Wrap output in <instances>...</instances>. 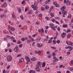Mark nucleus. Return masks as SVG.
I'll return each mask as SVG.
<instances>
[{"instance_id": "1", "label": "nucleus", "mask_w": 73, "mask_h": 73, "mask_svg": "<svg viewBox=\"0 0 73 73\" xmlns=\"http://www.w3.org/2000/svg\"><path fill=\"white\" fill-rule=\"evenodd\" d=\"M12 56H8L7 57V61L9 62V61H11L12 60Z\"/></svg>"}, {"instance_id": "2", "label": "nucleus", "mask_w": 73, "mask_h": 73, "mask_svg": "<svg viewBox=\"0 0 73 73\" xmlns=\"http://www.w3.org/2000/svg\"><path fill=\"white\" fill-rule=\"evenodd\" d=\"M18 48L19 47H18V46L17 45L16 46V47L15 48H14V51H15V52H16V53H17V52H18V50H17V49H18Z\"/></svg>"}, {"instance_id": "3", "label": "nucleus", "mask_w": 73, "mask_h": 73, "mask_svg": "<svg viewBox=\"0 0 73 73\" xmlns=\"http://www.w3.org/2000/svg\"><path fill=\"white\" fill-rule=\"evenodd\" d=\"M25 58L27 62H29L30 61H31L30 59H29V58L28 57V56H26L25 57Z\"/></svg>"}, {"instance_id": "4", "label": "nucleus", "mask_w": 73, "mask_h": 73, "mask_svg": "<svg viewBox=\"0 0 73 73\" xmlns=\"http://www.w3.org/2000/svg\"><path fill=\"white\" fill-rule=\"evenodd\" d=\"M24 61V59L23 58H21L19 60V62H21Z\"/></svg>"}, {"instance_id": "5", "label": "nucleus", "mask_w": 73, "mask_h": 73, "mask_svg": "<svg viewBox=\"0 0 73 73\" xmlns=\"http://www.w3.org/2000/svg\"><path fill=\"white\" fill-rule=\"evenodd\" d=\"M62 11V13L63 15H66V11L65 10Z\"/></svg>"}, {"instance_id": "6", "label": "nucleus", "mask_w": 73, "mask_h": 73, "mask_svg": "<svg viewBox=\"0 0 73 73\" xmlns=\"http://www.w3.org/2000/svg\"><path fill=\"white\" fill-rule=\"evenodd\" d=\"M7 5L6 3H5L3 5H2V7L3 8H5V7H7Z\"/></svg>"}, {"instance_id": "7", "label": "nucleus", "mask_w": 73, "mask_h": 73, "mask_svg": "<svg viewBox=\"0 0 73 73\" xmlns=\"http://www.w3.org/2000/svg\"><path fill=\"white\" fill-rule=\"evenodd\" d=\"M65 8H66V6H63V7H62L61 8V11L64 10H65Z\"/></svg>"}, {"instance_id": "8", "label": "nucleus", "mask_w": 73, "mask_h": 73, "mask_svg": "<svg viewBox=\"0 0 73 73\" xmlns=\"http://www.w3.org/2000/svg\"><path fill=\"white\" fill-rule=\"evenodd\" d=\"M31 61H36V58L35 57H33L31 59Z\"/></svg>"}, {"instance_id": "9", "label": "nucleus", "mask_w": 73, "mask_h": 73, "mask_svg": "<svg viewBox=\"0 0 73 73\" xmlns=\"http://www.w3.org/2000/svg\"><path fill=\"white\" fill-rule=\"evenodd\" d=\"M35 70L36 72H40V70L39 69V68H36Z\"/></svg>"}, {"instance_id": "10", "label": "nucleus", "mask_w": 73, "mask_h": 73, "mask_svg": "<svg viewBox=\"0 0 73 73\" xmlns=\"http://www.w3.org/2000/svg\"><path fill=\"white\" fill-rule=\"evenodd\" d=\"M53 58L54 60H56V61H58V59L57 58V57L56 56H54Z\"/></svg>"}, {"instance_id": "11", "label": "nucleus", "mask_w": 73, "mask_h": 73, "mask_svg": "<svg viewBox=\"0 0 73 73\" xmlns=\"http://www.w3.org/2000/svg\"><path fill=\"white\" fill-rule=\"evenodd\" d=\"M45 66V62H43L42 65V68H44Z\"/></svg>"}, {"instance_id": "12", "label": "nucleus", "mask_w": 73, "mask_h": 73, "mask_svg": "<svg viewBox=\"0 0 73 73\" xmlns=\"http://www.w3.org/2000/svg\"><path fill=\"white\" fill-rule=\"evenodd\" d=\"M49 8V7L48 5H46L45 7V9L46 10H48Z\"/></svg>"}, {"instance_id": "13", "label": "nucleus", "mask_w": 73, "mask_h": 73, "mask_svg": "<svg viewBox=\"0 0 73 73\" xmlns=\"http://www.w3.org/2000/svg\"><path fill=\"white\" fill-rule=\"evenodd\" d=\"M12 16L13 18L14 19H15L16 16H15V14H14V13H13L12 14Z\"/></svg>"}, {"instance_id": "14", "label": "nucleus", "mask_w": 73, "mask_h": 73, "mask_svg": "<svg viewBox=\"0 0 73 73\" xmlns=\"http://www.w3.org/2000/svg\"><path fill=\"white\" fill-rule=\"evenodd\" d=\"M66 4L67 5H70V2H69V1H67L66 2Z\"/></svg>"}, {"instance_id": "15", "label": "nucleus", "mask_w": 73, "mask_h": 73, "mask_svg": "<svg viewBox=\"0 0 73 73\" xmlns=\"http://www.w3.org/2000/svg\"><path fill=\"white\" fill-rule=\"evenodd\" d=\"M18 11H19V13H21V9L20 8L18 7Z\"/></svg>"}, {"instance_id": "16", "label": "nucleus", "mask_w": 73, "mask_h": 73, "mask_svg": "<svg viewBox=\"0 0 73 73\" xmlns=\"http://www.w3.org/2000/svg\"><path fill=\"white\" fill-rule=\"evenodd\" d=\"M41 11H45V8L44 7H42L41 8Z\"/></svg>"}, {"instance_id": "17", "label": "nucleus", "mask_w": 73, "mask_h": 73, "mask_svg": "<svg viewBox=\"0 0 73 73\" xmlns=\"http://www.w3.org/2000/svg\"><path fill=\"white\" fill-rule=\"evenodd\" d=\"M45 19L46 20H50V18L48 17H46Z\"/></svg>"}, {"instance_id": "18", "label": "nucleus", "mask_w": 73, "mask_h": 73, "mask_svg": "<svg viewBox=\"0 0 73 73\" xmlns=\"http://www.w3.org/2000/svg\"><path fill=\"white\" fill-rule=\"evenodd\" d=\"M28 14H29V15H30V14H32V11L30 10V11H28Z\"/></svg>"}, {"instance_id": "19", "label": "nucleus", "mask_w": 73, "mask_h": 73, "mask_svg": "<svg viewBox=\"0 0 73 73\" xmlns=\"http://www.w3.org/2000/svg\"><path fill=\"white\" fill-rule=\"evenodd\" d=\"M62 27L64 28H66L68 27V25L66 24H64L63 25Z\"/></svg>"}, {"instance_id": "20", "label": "nucleus", "mask_w": 73, "mask_h": 73, "mask_svg": "<svg viewBox=\"0 0 73 73\" xmlns=\"http://www.w3.org/2000/svg\"><path fill=\"white\" fill-rule=\"evenodd\" d=\"M37 64H38L39 65H42V62H37Z\"/></svg>"}, {"instance_id": "21", "label": "nucleus", "mask_w": 73, "mask_h": 73, "mask_svg": "<svg viewBox=\"0 0 73 73\" xmlns=\"http://www.w3.org/2000/svg\"><path fill=\"white\" fill-rule=\"evenodd\" d=\"M49 25L51 27H53V26L54 25V24L52 23H50Z\"/></svg>"}, {"instance_id": "22", "label": "nucleus", "mask_w": 73, "mask_h": 73, "mask_svg": "<svg viewBox=\"0 0 73 73\" xmlns=\"http://www.w3.org/2000/svg\"><path fill=\"white\" fill-rule=\"evenodd\" d=\"M50 16H51L52 17H54V15L52 13H50Z\"/></svg>"}, {"instance_id": "23", "label": "nucleus", "mask_w": 73, "mask_h": 73, "mask_svg": "<svg viewBox=\"0 0 73 73\" xmlns=\"http://www.w3.org/2000/svg\"><path fill=\"white\" fill-rule=\"evenodd\" d=\"M66 32L67 33H70L71 32V30L70 29H68V30L66 31Z\"/></svg>"}, {"instance_id": "24", "label": "nucleus", "mask_w": 73, "mask_h": 73, "mask_svg": "<svg viewBox=\"0 0 73 73\" xmlns=\"http://www.w3.org/2000/svg\"><path fill=\"white\" fill-rule=\"evenodd\" d=\"M51 49H54V50L56 49V47H55L51 46Z\"/></svg>"}, {"instance_id": "25", "label": "nucleus", "mask_w": 73, "mask_h": 73, "mask_svg": "<svg viewBox=\"0 0 73 73\" xmlns=\"http://www.w3.org/2000/svg\"><path fill=\"white\" fill-rule=\"evenodd\" d=\"M68 48H69V49H70V50H73V47L70 46H68Z\"/></svg>"}, {"instance_id": "26", "label": "nucleus", "mask_w": 73, "mask_h": 73, "mask_svg": "<svg viewBox=\"0 0 73 73\" xmlns=\"http://www.w3.org/2000/svg\"><path fill=\"white\" fill-rule=\"evenodd\" d=\"M17 44H21V42L20 40H19L17 42Z\"/></svg>"}, {"instance_id": "27", "label": "nucleus", "mask_w": 73, "mask_h": 73, "mask_svg": "<svg viewBox=\"0 0 73 73\" xmlns=\"http://www.w3.org/2000/svg\"><path fill=\"white\" fill-rule=\"evenodd\" d=\"M37 8H38V7H37V6H35L34 7L33 9L34 10H37Z\"/></svg>"}, {"instance_id": "28", "label": "nucleus", "mask_w": 73, "mask_h": 73, "mask_svg": "<svg viewBox=\"0 0 73 73\" xmlns=\"http://www.w3.org/2000/svg\"><path fill=\"white\" fill-rule=\"evenodd\" d=\"M11 31H15V28L13 27H11Z\"/></svg>"}, {"instance_id": "29", "label": "nucleus", "mask_w": 73, "mask_h": 73, "mask_svg": "<svg viewBox=\"0 0 73 73\" xmlns=\"http://www.w3.org/2000/svg\"><path fill=\"white\" fill-rule=\"evenodd\" d=\"M53 42L54 44H56V40H55V39H54V40H53Z\"/></svg>"}, {"instance_id": "30", "label": "nucleus", "mask_w": 73, "mask_h": 73, "mask_svg": "<svg viewBox=\"0 0 73 73\" xmlns=\"http://www.w3.org/2000/svg\"><path fill=\"white\" fill-rule=\"evenodd\" d=\"M47 57L49 58H51V55L50 54H49L48 55Z\"/></svg>"}, {"instance_id": "31", "label": "nucleus", "mask_w": 73, "mask_h": 73, "mask_svg": "<svg viewBox=\"0 0 73 73\" xmlns=\"http://www.w3.org/2000/svg\"><path fill=\"white\" fill-rule=\"evenodd\" d=\"M20 18L21 19V20H23L24 19V17L23 15H21V16H20Z\"/></svg>"}, {"instance_id": "32", "label": "nucleus", "mask_w": 73, "mask_h": 73, "mask_svg": "<svg viewBox=\"0 0 73 73\" xmlns=\"http://www.w3.org/2000/svg\"><path fill=\"white\" fill-rule=\"evenodd\" d=\"M34 5L35 6H37V5H38V3L36 2H35L34 3Z\"/></svg>"}, {"instance_id": "33", "label": "nucleus", "mask_w": 73, "mask_h": 73, "mask_svg": "<svg viewBox=\"0 0 73 73\" xmlns=\"http://www.w3.org/2000/svg\"><path fill=\"white\" fill-rule=\"evenodd\" d=\"M66 42L67 45H69V42L68 41L66 40Z\"/></svg>"}, {"instance_id": "34", "label": "nucleus", "mask_w": 73, "mask_h": 73, "mask_svg": "<svg viewBox=\"0 0 73 73\" xmlns=\"http://www.w3.org/2000/svg\"><path fill=\"white\" fill-rule=\"evenodd\" d=\"M41 39V37H38L36 40L37 41H40V40Z\"/></svg>"}, {"instance_id": "35", "label": "nucleus", "mask_w": 73, "mask_h": 73, "mask_svg": "<svg viewBox=\"0 0 73 73\" xmlns=\"http://www.w3.org/2000/svg\"><path fill=\"white\" fill-rule=\"evenodd\" d=\"M71 45V46H73V43L72 42H70L69 43V45Z\"/></svg>"}, {"instance_id": "36", "label": "nucleus", "mask_w": 73, "mask_h": 73, "mask_svg": "<svg viewBox=\"0 0 73 73\" xmlns=\"http://www.w3.org/2000/svg\"><path fill=\"white\" fill-rule=\"evenodd\" d=\"M37 46L38 47H39V48H41V46H40V43H38L37 44Z\"/></svg>"}, {"instance_id": "37", "label": "nucleus", "mask_w": 73, "mask_h": 73, "mask_svg": "<svg viewBox=\"0 0 73 73\" xmlns=\"http://www.w3.org/2000/svg\"><path fill=\"white\" fill-rule=\"evenodd\" d=\"M70 36H71V34H69L67 36V38H69V37H70Z\"/></svg>"}, {"instance_id": "38", "label": "nucleus", "mask_w": 73, "mask_h": 73, "mask_svg": "<svg viewBox=\"0 0 73 73\" xmlns=\"http://www.w3.org/2000/svg\"><path fill=\"white\" fill-rule=\"evenodd\" d=\"M61 36L62 37V38H65V36L64 35H63L62 34L61 35Z\"/></svg>"}, {"instance_id": "39", "label": "nucleus", "mask_w": 73, "mask_h": 73, "mask_svg": "<svg viewBox=\"0 0 73 73\" xmlns=\"http://www.w3.org/2000/svg\"><path fill=\"white\" fill-rule=\"evenodd\" d=\"M52 40H48V42L49 44H50V43H52Z\"/></svg>"}, {"instance_id": "40", "label": "nucleus", "mask_w": 73, "mask_h": 73, "mask_svg": "<svg viewBox=\"0 0 73 73\" xmlns=\"http://www.w3.org/2000/svg\"><path fill=\"white\" fill-rule=\"evenodd\" d=\"M23 47V44H21L19 45V48H22Z\"/></svg>"}, {"instance_id": "41", "label": "nucleus", "mask_w": 73, "mask_h": 73, "mask_svg": "<svg viewBox=\"0 0 73 73\" xmlns=\"http://www.w3.org/2000/svg\"><path fill=\"white\" fill-rule=\"evenodd\" d=\"M41 32L42 33H43L44 32V29L42 28L41 29Z\"/></svg>"}, {"instance_id": "42", "label": "nucleus", "mask_w": 73, "mask_h": 73, "mask_svg": "<svg viewBox=\"0 0 73 73\" xmlns=\"http://www.w3.org/2000/svg\"><path fill=\"white\" fill-rule=\"evenodd\" d=\"M55 18L56 19H57L58 20L60 19V18L59 17H56Z\"/></svg>"}, {"instance_id": "43", "label": "nucleus", "mask_w": 73, "mask_h": 73, "mask_svg": "<svg viewBox=\"0 0 73 73\" xmlns=\"http://www.w3.org/2000/svg\"><path fill=\"white\" fill-rule=\"evenodd\" d=\"M50 28L51 29H52L54 31H56V29L55 28H54L53 27H51Z\"/></svg>"}, {"instance_id": "44", "label": "nucleus", "mask_w": 73, "mask_h": 73, "mask_svg": "<svg viewBox=\"0 0 73 73\" xmlns=\"http://www.w3.org/2000/svg\"><path fill=\"white\" fill-rule=\"evenodd\" d=\"M36 24V25H39V24H40V22L38 21V22H37V21L36 23H35Z\"/></svg>"}, {"instance_id": "45", "label": "nucleus", "mask_w": 73, "mask_h": 73, "mask_svg": "<svg viewBox=\"0 0 73 73\" xmlns=\"http://www.w3.org/2000/svg\"><path fill=\"white\" fill-rule=\"evenodd\" d=\"M29 38V39H30V40H31L32 38V37H31V35H29L28 36Z\"/></svg>"}, {"instance_id": "46", "label": "nucleus", "mask_w": 73, "mask_h": 73, "mask_svg": "<svg viewBox=\"0 0 73 73\" xmlns=\"http://www.w3.org/2000/svg\"><path fill=\"white\" fill-rule=\"evenodd\" d=\"M56 42L57 43H58V44H60V42L59 40H57Z\"/></svg>"}, {"instance_id": "47", "label": "nucleus", "mask_w": 73, "mask_h": 73, "mask_svg": "<svg viewBox=\"0 0 73 73\" xmlns=\"http://www.w3.org/2000/svg\"><path fill=\"white\" fill-rule=\"evenodd\" d=\"M70 70L72 71V72H73V68L71 67L70 68Z\"/></svg>"}, {"instance_id": "48", "label": "nucleus", "mask_w": 73, "mask_h": 73, "mask_svg": "<svg viewBox=\"0 0 73 73\" xmlns=\"http://www.w3.org/2000/svg\"><path fill=\"white\" fill-rule=\"evenodd\" d=\"M25 2V1H22V2H21V4H24V3Z\"/></svg>"}, {"instance_id": "49", "label": "nucleus", "mask_w": 73, "mask_h": 73, "mask_svg": "<svg viewBox=\"0 0 73 73\" xmlns=\"http://www.w3.org/2000/svg\"><path fill=\"white\" fill-rule=\"evenodd\" d=\"M7 46L8 47H10L11 46V44L9 43L7 44Z\"/></svg>"}, {"instance_id": "50", "label": "nucleus", "mask_w": 73, "mask_h": 73, "mask_svg": "<svg viewBox=\"0 0 73 73\" xmlns=\"http://www.w3.org/2000/svg\"><path fill=\"white\" fill-rule=\"evenodd\" d=\"M42 14H40L38 15V16H40V17H42Z\"/></svg>"}, {"instance_id": "51", "label": "nucleus", "mask_w": 73, "mask_h": 73, "mask_svg": "<svg viewBox=\"0 0 73 73\" xmlns=\"http://www.w3.org/2000/svg\"><path fill=\"white\" fill-rule=\"evenodd\" d=\"M71 16H72V15H71V14L68 15V18H70V17H71Z\"/></svg>"}, {"instance_id": "52", "label": "nucleus", "mask_w": 73, "mask_h": 73, "mask_svg": "<svg viewBox=\"0 0 73 73\" xmlns=\"http://www.w3.org/2000/svg\"><path fill=\"white\" fill-rule=\"evenodd\" d=\"M21 40L22 41H25V39L23 38H22Z\"/></svg>"}, {"instance_id": "53", "label": "nucleus", "mask_w": 73, "mask_h": 73, "mask_svg": "<svg viewBox=\"0 0 73 73\" xmlns=\"http://www.w3.org/2000/svg\"><path fill=\"white\" fill-rule=\"evenodd\" d=\"M9 51L10 53H11L12 52V49H9Z\"/></svg>"}, {"instance_id": "54", "label": "nucleus", "mask_w": 73, "mask_h": 73, "mask_svg": "<svg viewBox=\"0 0 73 73\" xmlns=\"http://www.w3.org/2000/svg\"><path fill=\"white\" fill-rule=\"evenodd\" d=\"M27 10H28V9L26 7L25 9V12H27Z\"/></svg>"}, {"instance_id": "55", "label": "nucleus", "mask_w": 73, "mask_h": 73, "mask_svg": "<svg viewBox=\"0 0 73 73\" xmlns=\"http://www.w3.org/2000/svg\"><path fill=\"white\" fill-rule=\"evenodd\" d=\"M55 6L56 7H58L59 6V5L58 4H56V5H55Z\"/></svg>"}, {"instance_id": "56", "label": "nucleus", "mask_w": 73, "mask_h": 73, "mask_svg": "<svg viewBox=\"0 0 73 73\" xmlns=\"http://www.w3.org/2000/svg\"><path fill=\"white\" fill-rule=\"evenodd\" d=\"M52 53L53 56H56V54L55 53L53 52Z\"/></svg>"}, {"instance_id": "57", "label": "nucleus", "mask_w": 73, "mask_h": 73, "mask_svg": "<svg viewBox=\"0 0 73 73\" xmlns=\"http://www.w3.org/2000/svg\"><path fill=\"white\" fill-rule=\"evenodd\" d=\"M55 20H56L55 19H52V22H53V23H54V22L55 21Z\"/></svg>"}, {"instance_id": "58", "label": "nucleus", "mask_w": 73, "mask_h": 73, "mask_svg": "<svg viewBox=\"0 0 73 73\" xmlns=\"http://www.w3.org/2000/svg\"><path fill=\"white\" fill-rule=\"evenodd\" d=\"M62 35H64V36H66V34L65 33H63Z\"/></svg>"}, {"instance_id": "59", "label": "nucleus", "mask_w": 73, "mask_h": 73, "mask_svg": "<svg viewBox=\"0 0 73 73\" xmlns=\"http://www.w3.org/2000/svg\"><path fill=\"white\" fill-rule=\"evenodd\" d=\"M11 67V66L10 65H9L7 67V68L8 69H9V68Z\"/></svg>"}, {"instance_id": "60", "label": "nucleus", "mask_w": 73, "mask_h": 73, "mask_svg": "<svg viewBox=\"0 0 73 73\" xmlns=\"http://www.w3.org/2000/svg\"><path fill=\"white\" fill-rule=\"evenodd\" d=\"M13 41L14 42H16V40L15 39H13Z\"/></svg>"}, {"instance_id": "61", "label": "nucleus", "mask_w": 73, "mask_h": 73, "mask_svg": "<svg viewBox=\"0 0 73 73\" xmlns=\"http://www.w3.org/2000/svg\"><path fill=\"white\" fill-rule=\"evenodd\" d=\"M66 2H67V1H66V0H64V4H66Z\"/></svg>"}, {"instance_id": "62", "label": "nucleus", "mask_w": 73, "mask_h": 73, "mask_svg": "<svg viewBox=\"0 0 73 73\" xmlns=\"http://www.w3.org/2000/svg\"><path fill=\"white\" fill-rule=\"evenodd\" d=\"M21 56V54H19L17 56V57H20Z\"/></svg>"}, {"instance_id": "63", "label": "nucleus", "mask_w": 73, "mask_h": 73, "mask_svg": "<svg viewBox=\"0 0 73 73\" xmlns=\"http://www.w3.org/2000/svg\"><path fill=\"white\" fill-rule=\"evenodd\" d=\"M35 53L36 54H38V52L37 50L35 51Z\"/></svg>"}, {"instance_id": "64", "label": "nucleus", "mask_w": 73, "mask_h": 73, "mask_svg": "<svg viewBox=\"0 0 73 73\" xmlns=\"http://www.w3.org/2000/svg\"><path fill=\"white\" fill-rule=\"evenodd\" d=\"M5 70H4L3 72V73H5Z\"/></svg>"}]
</instances>
